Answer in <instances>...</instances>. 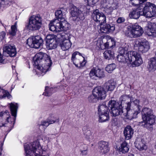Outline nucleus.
I'll use <instances>...</instances> for the list:
<instances>
[{"mask_svg":"<svg viewBox=\"0 0 156 156\" xmlns=\"http://www.w3.org/2000/svg\"><path fill=\"white\" fill-rule=\"evenodd\" d=\"M136 147L140 151L146 150L147 147L144 143V140L140 138L137 139L135 142Z\"/></svg>","mask_w":156,"mask_h":156,"instance_id":"5701e85b","label":"nucleus"},{"mask_svg":"<svg viewBox=\"0 0 156 156\" xmlns=\"http://www.w3.org/2000/svg\"><path fill=\"white\" fill-rule=\"evenodd\" d=\"M147 68L150 72L155 71L156 70V59L153 58H150Z\"/></svg>","mask_w":156,"mask_h":156,"instance_id":"bb28decb","label":"nucleus"},{"mask_svg":"<svg viewBox=\"0 0 156 156\" xmlns=\"http://www.w3.org/2000/svg\"><path fill=\"white\" fill-rule=\"evenodd\" d=\"M10 113L13 117L12 119V121L11 122H12V127H13L14 125L15 122V120L16 117L17 112L18 108V104L16 103H10Z\"/></svg>","mask_w":156,"mask_h":156,"instance_id":"aec40b11","label":"nucleus"},{"mask_svg":"<svg viewBox=\"0 0 156 156\" xmlns=\"http://www.w3.org/2000/svg\"><path fill=\"white\" fill-rule=\"evenodd\" d=\"M118 51L119 54L118 55H126V54L128 55L130 51H128L127 48L125 47H120L119 48Z\"/></svg>","mask_w":156,"mask_h":156,"instance_id":"ea45409f","label":"nucleus"},{"mask_svg":"<svg viewBox=\"0 0 156 156\" xmlns=\"http://www.w3.org/2000/svg\"><path fill=\"white\" fill-rule=\"evenodd\" d=\"M9 112L8 110H6L5 112H4L3 113L2 112H1L0 113V124H2V116L4 115V116H6L8 115V116L6 118V121L9 122V119L10 117V116L9 115Z\"/></svg>","mask_w":156,"mask_h":156,"instance_id":"e433bc0d","label":"nucleus"},{"mask_svg":"<svg viewBox=\"0 0 156 156\" xmlns=\"http://www.w3.org/2000/svg\"><path fill=\"white\" fill-rule=\"evenodd\" d=\"M33 60V65L38 69L37 72L40 73V76H43L49 70L52 64L50 57L46 54L41 52L37 54Z\"/></svg>","mask_w":156,"mask_h":156,"instance_id":"f257e3e1","label":"nucleus"},{"mask_svg":"<svg viewBox=\"0 0 156 156\" xmlns=\"http://www.w3.org/2000/svg\"><path fill=\"white\" fill-rule=\"evenodd\" d=\"M60 45L62 49L65 51L68 50L71 47V43L70 40L68 39L64 40Z\"/></svg>","mask_w":156,"mask_h":156,"instance_id":"c85d7f7f","label":"nucleus"},{"mask_svg":"<svg viewBox=\"0 0 156 156\" xmlns=\"http://www.w3.org/2000/svg\"><path fill=\"white\" fill-rule=\"evenodd\" d=\"M118 7V3L116 1H115L112 3L111 6L109 7V9L112 11L114 9H117Z\"/></svg>","mask_w":156,"mask_h":156,"instance_id":"49530a36","label":"nucleus"},{"mask_svg":"<svg viewBox=\"0 0 156 156\" xmlns=\"http://www.w3.org/2000/svg\"><path fill=\"white\" fill-rule=\"evenodd\" d=\"M92 16L95 21L99 22L101 25L106 23V18L105 15L102 13L99 12L98 9L96 10L93 12Z\"/></svg>","mask_w":156,"mask_h":156,"instance_id":"2eb2a0df","label":"nucleus"},{"mask_svg":"<svg viewBox=\"0 0 156 156\" xmlns=\"http://www.w3.org/2000/svg\"><path fill=\"white\" fill-rule=\"evenodd\" d=\"M54 24V20L51 22L49 24V30L53 32H57V29L55 27V25Z\"/></svg>","mask_w":156,"mask_h":156,"instance_id":"de8ad7c7","label":"nucleus"},{"mask_svg":"<svg viewBox=\"0 0 156 156\" xmlns=\"http://www.w3.org/2000/svg\"><path fill=\"white\" fill-rule=\"evenodd\" d=\"M125 21V19L123 17H119L117 20V22L119 23H122Z\"/></svg>","mask_w":156,"mask_h":156,"instance_id":"864d4df0","label":"nucleus"},{"mask_svg":"<svg viewBox=\"0 0 156 156\" xmlns=\"http://www.w3.org/2000/svg\"><path fill=\"white\" fill-rule=\"evenodd\" d=\"M155 148L156 149V145H155Z\"/></svg>","mask_w":156,"mask_h":156,"instance_id":"338daca9","label":"nucleus"},{"mask_svg":"<svg viewBox=\"0 0 156 156\" xmlns=\"http://www.w3.org/2000/svg\"><path fill=\"white\" fill-rule=\"evenodd\" d=\"M78 51H76L72 54L71 60L73 64L77 67L84 66L86 63L84 58L80 55Z\"/></svg>","mask_w":156,"mask_h":156,"instance_id":"9d476101","label":"nucleus"},{"mask_svg":"<svg viewBox=\"0 0 156 156\" xmlns=\"http://www.w3.org/2000/svg\"><path fill=\"white\" fill-rule=\"evenodd\" d=\"M9 2V0H0V8L4 4H8Z\"/></svg>","mask_w":156,"mask_h":156,"instance_id":"603ef678","label":"nucleus"},{"mask_svg":"<svg viewBox=\"0 0 156 156\" xmlns=\"http://www.w3.org/2000/svg\"><path fill=\"white\" fill-rule=\"evenodd\" d=\"M43 41L41 37L37 35L29 38L27 40V44L30 47L39 48L42 45Z\"/></svg>","mask_w":156,"mask_h":156,"instance_id":"9b49d317","label":"nucleus"},{"mask_svg":"<svg viewBox=\"0 0 156 156\" xmlns=\"http://www.w3.org/2000/svg\"><path fill=\"white\" fill-rule=\"evenodd\" d=\"M147 32L148 35L156 37V23H149L147 26Z\"/></svg>","mask_w":156,"mask_h":156,"instance_id":"6ab92c4d","label":"nucleus"},{"mask_svg":"<svg viewBox=\"0 0 156 156\" xmlns=\"http://www.w3.org/2000/svg\"><path fill=\"white\" fill-rule=\"evenodd\" d=\"M17 54L16 48L14 45H10V57L16 56Z\"/></svg>","mask_w":156,"mask_h":156,"instance_id":"a18cd8bd","label":"nucleus"},{"mask_svg":"<svg viewBox=\"0 0 156 156\" xmlns=\"http://www.w3.org/2000/svg\"><path fill=\"white\" fill-rule=\"evenodd\" d=\"M9 95V94L8 91L0 87V98H2L6 97L8 98Z\"/></svg>","mask_w":156,"mask_h":156,"instance_id":"58836bf2","label":"nucleus"},{"mask_svg":"<svg viewBox=\"0 0 156 156\" xmlns=\"http://www.w3.org/2000/svg\"><path fill=\"white\" fill-rule=\"evenodd\" d=\"M14 87H15L14 86L13 87L12 86V89L11 90H12V89H13L14 88Z\"/></svg>","mask_w":156,"mask_h":156,"instance_id":"69168bd1","label":"nucleus"},{"mask_svg":"<svg viewBox=\"0 0 156 156\" xmlns=\"http://www.w3.org/2000/svg\"><path fill=\"white\" fill-rule=\"evenodd\" d=\"M131 3L132 5L134 6H136L138 5L144 6L145 4H143V1H141V0H130Z\"/></svg>","mask_w":156,"mask_h":156,"instance_id":"79ce46f5","label":"nucleus"},{"mask_svg":"<svg viewBox=\"0 0 156 156\" xmlns=\"http://www.w3.org/2000/svg\"><path fill=\"white\" fill-rule=\"evenodd\" d=\"M85 1H87V4L89 6H92L94 5L96 3L98 2L99 0H84Z\"/></svg>","mask_w":156,"mask_h":156,"instance_id":"8fccbe9b","label":"nucleus"},{"mask_svg":"<svg viewBox=\"0 0 156 156\" xmlns=\"http://www.w3.org/2000/svg\"><path fill=\"white\" fill-rule=\"evenodd\" d=\"M24 146L26 156H49L48 153L45 151L42 152V147L38 140L34 141L30 145L26 144Z\"/></svg>","mask_w":156,"mask_h":156,"instance_id":"20e7f679","label":"nucleus"},{"mask_svg":"<svg viewBox=\"0 0 156 156\" xmlns=\"http://www.w3.org/2000/svg\"><path fill=\"white\" fill-rule=\"evenodd\" d=\"M46 45L49 49H52L56 48L57 46V42L55 36L53 34H49L46 37Z\"/></svg>","mask_w":156,"mask_h":156,"instance_id":"4468645a","label":"nucleus"},{"mask_svg":"<svg viewBox=\"0 0 156 156\" xmlns=\"http://www.w3.org/2000/svg\"><path fill=\"white\" fill-rule=\"evenodd\" d=\"M109 108L104 104H100L98 107V114H103L105 113L109 112Z\"/></svg>","mask_w":156,"mask_h":156,"instance_id":"c756f323","label":"nucleus"},{"mask_svg":"<svg viewBox=\"0 0 156 156\" xmlns=\"http://www.w3.org/2000/svg\"><path fill=\"white\" fill-rule=\"evenodd\" d=\"M144 31L142 28L137 24H134L128 26L125 32V35L131 38H136L141 36Z\"/></svg>","mask_w":156,"mask_h":156,"instance_id":"0eeeda50","label":"nucleus"},{"mask_svg":"<svg viewBox=\"0 0 156 156\" xmlns=\"http://www.w3.org/2000/svg\"><path fill=\"white\" fill-rule=\"evenodd\" d=\"M58 119L55 117H49L46 120L43 121L41 122V125L47 127L49 125L54 123L56 122H58Z\"/></svg>","mask_w":156,"mask_h":156,"instance_id":"cd10ccee","label":"nucleus"},{"mask_svg":"<svg viewBox=\"0 0 156 156\" xmlns=\"http://www.w3.org/2000/svg\"><path fill=\"white\" fill-rule=\"evenodd\" d=\"M147 1V0H141V1H143V4H145L147 2H146V1Z\"/></svg>","mask_w":156,"mask_h":156,"instance_id":"680f3d73","label":"nucleus"},{"mask_svg":"<svg viewBox=\"0 0 156 156\" xmlns=\"http://www.w3.org/2000/svg\"><path fill=\"white\" fill-rule=\"evenodd\" d=\"M136 44L138 48V51L142 53L147 52L150 48L149 43L146 40L138 41Z\"/></svg>","mask_w":156,"mask_h":156,"instance_id":"f3484780","label":"nucleus"},{"mask_svg":"<svg viewBox=\"0 0 156 156\" xmlns=\"http://www.w3.org/2000/svg\"><path fill=\"white\" fill-rule=\"evenodd\" d=\"M5 33L4 31H2L0 32V38L1 40L3 39L5 37Z\"/></svg>","mask_w":156,"mask_h":156,"instance_id":"6e6d98bb","label":"nucleus"},{"mask_svg":"<svg viewBox=\"0 0 156 156\" xmlns=\"http://www.w3.org/2000/svg\"><path fill=\"white\" fill-rule=\"evenodd\" d=\"M87 154V150L81 151V155L82 156H86Z\"/></svg>","mask_w":156,"mask_h":156,"instance_id":"4d7b16f0","label":"nucleus"},{"mask_svg":"<svg viewBox=\"0 0 156 156\" xmlns=\"http://www.w3.org/2000/svg\"><path fill=\"white\" fill-rule=\"evenodd\" d=\"M83 11L81 10V8L79 9L73 5H72L70 11L72 19L73 20L78 21L80 20H81L82 17L83 16Z\"/></svg>","mask_w":156,"mask_h":156,"instance_id":"ddd939ff","label":"nucleus"},{"mask_svg":"<svg viewBox=\"0 0 156 156\" xmlns=\"http://www.w3.org/2000/svg\"><path fill=\"white\" fill-rule=\"evenodd\" d=\"M89 75L90 77L92 79H95L96 77L102 78L104 76L103 71L99 69H96L93 68L90 70Z\"/></svg>","mask_w":156,"mask_h":156,"instance_id":"a211bd4d","label":"nucleus"},{"mask_svg":"<svg viewBox=\"0 0 156 156\" xmlns=\"http://www.w3.org/2000/svg\"><path fill=\"white\" fill-rule=\"evenodd\" d=\"M153 58H154L155 59H156V51L155 52V54L154 56V57H153Z\"/></svg>","mask_w":156,"mask_h":156,"instance_id":"e2e57ef3","label":"nucleus"},{"mask_svg":"<svg viewBox=\"0 0 156 156\" xmlns=\"http://www.w3.org/2000/svg\"><path fill=\"white\" fill-rule=\"evenodd\" d=\"M54 90L52 88H49L46 87L45 88V92L43 93V95L46 96H49L51 94L52 92Z\"/></svg>","mask_w":156,"mask_h":156,"instance_id":"37998d69","label":"nucleus"},{"mask_svg":"<svg viewBox=\"0 0 156 156\" xmlns=\"http://www.w3.org/2000/svg\"><path fill=\"white\" fill-rule=\"evenodd\" d=\"M53 92H54V91H53H53H52V93H53Z\"/></svg>","mask_w":156,"mask_h":156,"instance_id":"774afa93","label":"nucleus"},{"mask_svg":"<svg viewBox=\"0 0 156 156\" xmlns=\"http://www.w3.org/2000/svg\"><path fill=\"white\" fill-rule=\"evenodd\" d=\"M3 145V144L2 143L0 144V156H2L1 152L2 150V147Z\"/></svg>","mask_w":156,"mask_h":156,"instance_id":"13d9d810","label":"nucleus"},{"mask_svg":"<svg viewBox=\"0 0 156 156\" xmlns=\"http://www.w3.org/2000/svg\"><path fill=\"white\" fill-rule=\"evenodd\" d=\"M106 59H109L113 58L114 55V52L110 50H106L103 53Z\"/></svg>","mask_w":156,"mask_h":156,"instance_id":"473e14b6","label":"nucleus"},{"mask_svg":"<svg viewBox=\"0 0 156 156\" xmlns=\"http://www.w3.org/2000/svg\"><path fill=\"white\" fill-rule=\"evenodd\" d=\"M132 105L133 110L131 109L130 108V110L132 112V116L131 118H129V114L127 113H125V115H126L127 118L128 119L131 120L134 118L136 117V116L140 113V112L141 106L140 105V101L139 100L137 99L132 101Z\"/></svg>","mask_w":156,"mask_h":156,"instance_id":"f8f14e48","label":"nucleus"},{"mask_svg":"<svg viewBox=\"0 0 156 156\" xmlns=\"http://www.w3.org/2000/svg\"><path fill=\"white\" fill-rule=\"evenodd\" d=\"M140 15L150 18L156 16L155 5L147 2L144 6L139 5L136 9L133 10L129 14L130 18L134 19H138Z\"/></svg>","mask_w":156,"mask_h":156,"instance_id":"f03ea898","label":"nucleus"},{"mask_svg":"<svg viewBox=\"0 0 156 156\" xmlns=\"http://www.w3.org/2000/svg\"><path fill=\"white\" fill-rule=\"evenodd\" d=\"M99 148L101 153L105 154L108 152L109 151L108 142L103 141H101L99 143Z\"/></svg>","mask_w":156,"mask_h":156,"instance_id":"a878e982","label":"nucleus"},{"mask_svg":"<svg viewBox=\"0 0 156 156\" xmlns=\"http://www.w3.org/2000/svg\"><path fill=\"white\" fill-rule=\"evenodd\" d=\"M119 101L121 104L119 105L122 107L125 108L124 110L126 111V113L129 114V118H131L132 115L131 111L130 110V107L132 106V100L130 96L129 95H122L119 98Z\"/></svg>","mask_w":156,"mask_h":156,"instance_id":"1a4fd4ad","label":"nucleus"},{"mask_svg":"<svg viewBox=\"0 0 156 156\" xmlns=\"http://www.w3.org/2000/svg\"><path fill=\"white\" fill-rule=\"evenodd\" d=\"M115 29V26L112 24L101 25L100 31L102 33H109L112 32Z\"/></svg>","mask_w":156,"mask_h":156,"instance_id":"412c9836","label":"nucleus"},{"mask_svg":"<svg viewBox=\"0 0 156 156\" xmlns=\"http://www.w3.org/2000/svg\"><path fill=\"white\" fill-rule=\"evenodd\" d=\"M108 106L111 110V114L112 116H116L119 115H122L124 116L125 118L128 119L126 115H125L126 111L123 109L122 106L119 105L118 102L114 100H110L108 103Z\"/></svg>","mask_w":156,"mask_h":156,"instance_id":"6e6552de","label":"nucleus"},{"mask_svg":"<svg viewBox=\"0 0 156 156\" xmlns=\"http://www.w3.org/2000/svg\"><path fill=\"white\" fill-rule=\"evenodd\" d=\"M116 83L112 80H110L106 82L104 85L103 89L106 92L108 91H113L115 89Z\"/></svg>","mask_w":156,"mask_h":156,"instance_id":"4be33fe9","label":"nucleus"},{"mask_svg":"<svg viewBox=\"0 0 156 156\" xmlns=\"http://www.w3.org/2000/svg\"><path fill=\"white\" fill-rule=\"evenodd\" d=\"M64 34H58V37L59 38H60V37H59L60 36H61V37L62 38H64Z\"/></svg>","mask_w":156,"mask_h":156,"instance_id":"052dcab7","label":"nucleus"},{"mask_svg":"<svg viewBox=\"0 0 156 156\" xmlns=\"http://www.w3.org/2000/svg\"><path fill=\"white\" fill-rule=\"evenodd\" d=\"M88 100L89 102L91 103L96 102L97 101L99 100L98 98L95 96L92 93V94L90 95L88 97Z\"/></svg>","mask_w":156,"mask_h":156,"instance_id":"c03bdc74","label":"nucleus"},{"mask_svg":"<svg viewBox=\"0 0 156 156\" xmlns=\"http://www.w3.org/2000/svg\"><path fill=\"white\" fill-rule=\"evenodd\" d=\"M67 13L66 9L63 8H61L60 9L57 10L55 12V16L57 19V20H60L65 19L66 14Z\"/></svg>","mask_w":156,"mask_h":156,"instance_id":"393cba45","label":"nucleus"},{"mask_svg":"<svg viewBox=\"0 0 156 156\" xmlns=\"http://www.w3.org/2000/svg\"><path fill=\"white\" fill-rule=\"evenodd\" d=\"M54 24L55 25V27H56L57 32L62 31V26H61L60 20H54Z\"/></svg>","mask_w":156,"mask_h":156,"instance_id":"4c0bfd02","label":"nucleus"},{"mask_svg":"<svg viewBox=\"0 0 156 156\" xmlns=\"http://www.w3.org/2000/svg\"><path fill=\"white\" fill-rule=\"evenodd\" d=\"M93 94L98 98L99 100L104 99L106 96V93L103 88L99 86L95 88L93 90Z\"/></svg>","mask_w":156,"mask_h":156,"instance_id":"dca6fc26","label":"nucleus"},{"mask_svg":"<svg viewBox=\"0 0 156 156\" xmlns=\"http://www.w3.org/2000/svg\"><path fill=\"white\" fill-rule=\"evenodd\" d=\"M60 20L62 31H66L69 30L70 27V24L64 19Z\"/></svg>","mask_w":156,"mask_h":156,"instance_id":"72a5a7b5","label":"nucleus"},{"mask_svg":"<svg viewBox=\"0 0 156 156\" xmlns=\"http://www.w3.org/2000/svg\"><path fill=\"white\" fill-rule=\"evenodd\" d=\"M98 114L99 115V121L100 122H105L109 119V112H106L103 114Z\"/></svg>","mask_w":156,"mask_h":156,"instance_id":"7c9ffc66","label":"nucleus"},{"mask_svg":"<svg viewBox=\"0 0 156 156\" xmlns=\"http://www.w3.org/2000/svg\"><path fill=\"white\" fill-rule=\"evenodd\" d=\"M116 67V65L114 64H111L108 65L105 68L106 71L108 73H111Z\"/></svg>","mask_w":156,"mask_h":156,"instance_id":"a19ab883","label":"nucleus"},{"mask_svg":"<svg viewBox=\"0 0 156 156\" xmlns=\"http://www.w3.org/2000/svg\"><path fill=\"white\" fill-rule=\"evenodd\" d=\"M117 58L119 62L130 63L133 67L139 66L143 62L140 54L136 51H131L126 55H118Z\"/></svg>","mask_w":156,"mask_h":156,"instance_id":"7ed1b4c3","label":"nucleus"},{"mask_svg":"<svg viewBox=\"0 0 156 156\" xmlns=\"http://www.w3.org/2000/svg\"><path fill=\"white\" fill-rule=\"evenodd\" d=\"M3 55L5 57H8L10 56V47L9 45H5L3 48Z\"/></svg>","mask_w":156,"mask_h":156,"instance_id":"c9c22d12","label":"nucleus"},{"mask_svg":"<svg viewBox=\"0 0 156 156\" xmlns=\"http://www.w3.org/2000/svg\"><path fill=\"white\" fill-rule=\"evenodd\" d=\"M15 66H12L13 73H14V75L15 74L16 75V76L17 73L16 70L15 69Z\"/></svg>","mask_w":156,"mask_h":156,"instance_id":"bf43d9fd","label":"nucleus"},{"mask_svg":"<svg viewBox=\"0 0 156 156\" xmlns=\"http://www.w3.org/2000/svg\"><path fill=\"white\" fill-rule=\"evenodd\" d=\"M142 118L144 121V126L150 131L152 130V125L155 123V116L153 115L152 110L144 108L141 111Z\"/></svg>","mask_w":156,"mask_h":156,"instance_id":"39448f33","label":"nucleus"},{"mask_svg":"<svg viewBox=\"0 0 156 156\" xmlns=\"http://www.w3.org/2000/svg\"><path fill=\"white\" fill-rule=\"evenodd\" d=\"M119 151L123 153L127 152L129 149L127 143L125 141L123 142L119 147Z\"/></svg>","mask_w":156,"mask_h":156,"instance_id":"2f4dec72","label":"nucleus"},{"mask_svg":"<svg viewBox=\"0 0 156 156\" xmlns=\"http://www.w3.org/2000/svg\"><path fill=\"white\" fill-rule=\"evenodd\" d=\"M128 156H134L133 154H130L128 155Z\"/></svg>","mask_w":156,"mask_h":156,"instance_id":"0e129e2a","label":"nucleus"},{"mask_svg":"<svg viewBox=\"0 0 156 156\" xmlns=\"http://www.w3.org/2000/svg\"><path fill=\"white\" fill-rule=\"evenodd\" d=\"M17 31V22H16L11 27V30L10 31V37L14 36L16 35V33Z\"/></svg>","mask_w":156,"mask_h":156,"instance_id":"f704fd0d","label":"nucleus"},{"mask_svg":"<svg viewBox=\"0 0 156 156\" xmlns=\"http://www.w3.org/2000/svg\"><path fill=\"white\" fill-rule=\"evenodd\" d=\"M123 134L125 139L127 140L130 139L133 134V130L130 126H127L125 128Z\"/></svg>","mask_w":156,"mask_h":156,"instance_id":"b1692460","label":"nucleus"},{"mask_svg":"<svg viewBox=\"0 0 156 156\" xmlns=\"http://www.w3.org/2000/svg\"><path fill=\"white\" fill-rule=\"evenodd\" d=\"M110 44V43L108 42H107L106 43L104 44V45L105 46V48H108L109 47L110 48H112L113 47V46L115 45V44L113 45H111L109 46Z\"/></svg>","mask_w":156,"mask_h":156,"instance_id":"5fc2aeb1","label":"nucleus"},{"mask_svg":"<svg viewBox=\"0 0 156 156\" xmlns=\"http://www.w3.org/2000/svg\"><path fill=\"white\" fill-rule=\"evenodd\" d=\"M42 25V19L40 15L38 14L30 16L26 28L30 31L39 30Z\"/></svg>","mask_w":156,"mask_h":156,"instance_id":"423d86ee","label":"nucleus"},{"mask_svg":"<svg viewBox=\"0 0 156 156\" xmlns=\"http://www.w3.org/2000/svg\"><path fill=\"white\" fill-rule=\"evenodd\" d=\"M5 57L2 55L1 53L0 52V63H5L6 62V61H5Z\"/></svg>","mask_w":156,"mask_h":156,"instance_id":"3c124183","label":"nucleus"},{"mask_svg":"<svg viewBox=\"0 0 156 156\" xmlns=\"http://www.w3.org/2000/svg\"><path fill=\"white\" fill-rule=\"evenodd\" d=\"M84 133L87 138L90 139L92 138V133L90 130H87L85 132H84Z\"/></svg>","mask_w":156,"mask_h":156,"instance_id":"09e8293b","label":"nucleus"}]
</instances>
